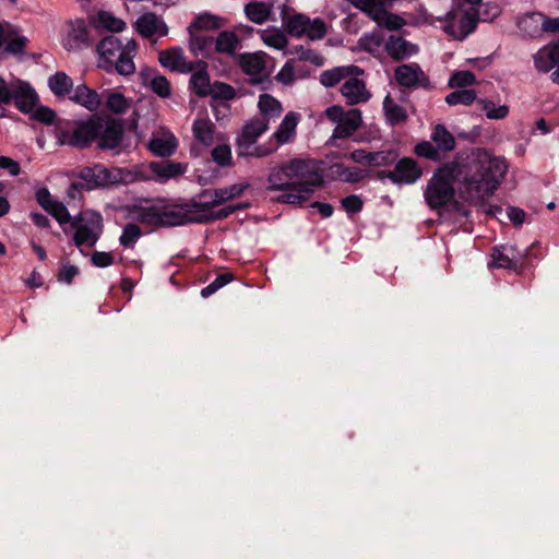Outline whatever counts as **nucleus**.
<instances>
[{
  "instance_id": "f257e3e1",
  "label": "nucleus",
  "mask_w": 559,
  "mask_h": 559,
  "mask_svg": "<svg viewBox=\"0 0 559 559\" xmlns=\"http://www.w3.org/2000/svg\"><path fill=\"white\" fill-rule=\"evenodd\" d=\"M508 169L502 156L485 148H474L441 166L428 181L424 197L431 210L447 206L454 197L453 182H459V194L477 204L491 197Z\"/></svg>"
},
{
  "instance_id": "f03ea898",
  "label": "nucleus",
  "mask_w": 559,
  "mask_h": 559,
  "mask_svg": "<svg viewBox=\"0 0 559 559\" xmlns=\"http://www.w3.org/2000/svg\"><path fill=\"white\" fill-rule=\"evenodd\" d=\"M321 183L322 176L314 163L296 159L273 168L266 189L280 191L276 200L281 203L301 204Z\"/></svg>"
},
{
  "instance_id": "7ed1b4c3",
  "label": "nucleus",
  "mask_w": 559,
  "mask_h": 559,
  "mask_svg": "<svg viewBox=\"0 0 559 559\" xmlns=\"http://www.w3.org/2000/svg\"><path fill=\"white\" fill-rule=\"evenodd\" d=\"M191 204H178L167 200H155L145 205L136 207L132 212V217L142 224L153 227L180 226L191 222H204L211 218H222L228 216L236 207H226L216 215L203 214L200 207Z\"/></svg>"
},
{
  "instance_id": "20e7f679",
  "label": "nucleus",
  "mask_w": 559,
  "mask_h": 559,
  "mask_svg": "<svg viewBox=\"0 0 559 559\" xmlns=\"http://www.w3.org/2000/svg\"><path fill=\"white\" fill-rule=\"evenodd\" d=\"M136 51L138 44L134 39H128L123 45L119 38L107 36L97 45L98 66L107 71L115 69L121 75L133 74Z\"/></svg>"
},
{
  "instance_id": "39448f33",
  "label": "nucleus",
  "mask_w": 559,
  "mask_h": 559,
  "mask_svg": "<svg viewBox=\"0 0 559 559\" xmlns=\"http://www.w3.org/2000/svg\"><path fill=\"white\" fill-rule=\"evenodd\" d=\"M68 223L75 230L73 241L78 248L94 247L104 229L102 215L91 210L83 211L73 217L70 216Z\"/></svg>"
},
{
  "instance_id": "423d86ee",
  "label": "nucleus",
  "mask_w": 559,
  "mask_h": 559,
  "mask_svg": "<svg viewBox=\"0 0 559 559\" xmlns=\"http://www.w3.org/2000/svg\"><path fill=\"white\" fill-rule=\"evenodd\" d=\"M35 92L25 82L14 80L7 82L0 76V118L4 116V106L14 102L23 112H28L34 107Z\"/></svg>"
},
{
  "instance_id": "0eeeda50",
  "label": "nucleus",
  "mask_w": 559,
  "mask_h": 559,
  "mask_svg": "<svg viewBox=\"0 0 559 559\" xmlns=\"http://www.w3.org/2000/svg\"><path fill=\"white\" fill-rule=\"evenodd\" d=\"M283 26L289 35L296 38L306 37L310 40L322 39L328 31L326 24L322 19H310L302 13L283 16Z\"/></svg>"
},
{
  "instance_id": "6e6552de",
  "label": "nucleus",
  "mask_w": 559,
  "mask_h": 559,
  "mask_svg": "<svg viewBox=\"0 0 559 559\" xmlns=\"http://www.w3.org/2000/svg\"><path fill=\"white\" fill-rule=\"evenodd\" d=\"M188 165L171 160L151 162L134 167L133 180L166 182L187 171Z\"/></svg>"
},
{
  "instance_id": "1a4fd4ad",
  "label": "nucleus",
  "mask_w": 559,
  "mask_h": 559,
  "mask_svg": "<svg viewBox=\"0 0 559 559\" xmlns=\"http://www.w3.org/2000/svg\"><path fill=\"white\" fill-rule=\"evenodd\" d=\"M191 131L193 141L191 143L190 153L194 157H199L203 151L213 146L224 136L223 133L216 131L214 122L205 115L198 116L194 119Z\"/></svg>"
},
{
  "instance_id": "9d476101",
  "label": "nucleus",
  "mask_w": 559,
  "mask_h": 559,
  "mask_svg": "<svg viewBox=\"0 0 559 559\" xmlns=\"http://www.w3.org/2000/svg\"><path fill=\"white\" fill-rule=\"evenodd\" d=\"M325 116L336 123L333 138H348L361 124V112L358 109H350L345 112L341 106H331L325 109Z\"/></svg>"
},
{
  "instance_id": "9b49d317",
  "label": "nucleus",
  "mask_w": 559,
  "mask_h": 559,
  "mask_svg": "<svg viewBox=\"0 0 559 559\" xmlns=\"http://www.w3.org/2000/svg\"><path fill=\"white\" fill-rule=\"evenodd\" d=\"M100 117L79 122L72 131H60L58 140L63 145L84 147L97 139Z\"/></svg>"
},
{
  "instance_id": "f8f14e48",
  "label": "nucleus",
  "mask_w": 559,
  "mask_h": 559,
  "mask_svg": "<svg viewBox=\"0 0 559 559\" xmlns=\"http://www.w3.org/2000/svg\"><path fill=\"white\" fill-rule=\"evenodd\" d=\"M249 183L247 181L237 182L230 185L228 187L215 189V190H206L201 193L200 201L195 203L197 207H200L203 214H207V212L216 205H219L228 200L240 197L246 189H248Z\"/></svg>"
},
{
  "instance_id": "ddd939ff",
  "label": "nucleus",
  "mask_w": 559,
  "mask_h": 559,
  "mask_svg": "<svg viewBox=\"0 0 559 559\" xmlns=\"http://www.w3.org/2000/svg\"><path fill=\"white\" fill-rule=\"evenodd\" d=\"M92 43L87 25L84 20L68 21L62 28L61 44L68 51H78L88 47Z\"/></svg>"
},
{
  "instance_id": "4468645a",
  "label": "nucleus",
  "mask_w": 559,
  "mask_h": 559,
  "mask_svg": "<svg viewBox=\"0 0 559 559\" xmlns=\"http://www.w3.org/2000/svg\"><path fill=\"white\" fill-rule=\"evenodd\" d=\"M477 11L474 8L467 10H456L451 13L449 23L444 29L454 38L464 39L477 26Z\"/></svg>"
},
{
  "instance_id": "2eb2a0df",
  "label": "nucleus",
  "mask_w": 559,
  "mask_h": 559,
  "mask_svg": "<svg viewBox=\"0 0 559 559\" xmlns=\"http://www.w3.org/2000/svg\"><path fill=\"white\" fill-rule=\"evenodd\" d=\"M421 175V168L417 163L409 157H404L396 163L393 170L382 173L381 177L389 178L393 183L397 185H413Z\"/></svg>"
},
{
  "instance_id": "dca6fc26",
  "label": "nucleus",
  "mask_w": 559,
  "mask_h": 559,
  "mask_svg": "<svg viewBox=\"0 0 559 559\" xmlns=\"http://www.w3.org/2000/svg\"><path fill=\"white\" fill-rule=\"evenodd\" d=\"M97 145L102 150H116L120 146L123 129L118 120L100 118L97 132Z\"/></svg>"
},
{
  "instance_id": "f3484780",
  "label": "nucleus",
  "mask_w": 559,
  "mask_h": 559,
  "mask_svg": "<svg viewBox=\"0 0 559 559\" xmlns=\"http://www.w3.org/2000/svg\"><path fill=\"white\" fill-rule=\"evenodd\" d=\"M134 28L144 38H159L168 34V27L163 19L151 12L140 15Z\"/></svg>"
},
{
  "instance_id": "a211bd4d",
  "label": "nucleus",
  "mask_w": 559,
  "mask_h": 559,
  "mask_svg": "<svg viewBox=\"0 0 559 559\" xmlns=\"http://www.w3.org/2000/svg\"><path fill=\"white\" fill-rule=\"evenodd\" d=\"M158 60L163 67L179 73L193 72L200 64L188 61L183 50L180 47H173L170 49L160 51Z\"/></svg>"
},
{
  "instance_id": "6ab92c4d",
  "label": "nucleus",
  "mask_w": 559,
  "mask_h": 559,
  "mask_svg": "<svg viewBox=\"0 0 559 559\" xmlns=\"http://www.w3.org/2000/svg\"><path fill=\"white\" fill-rule=\"evenodd\" d=\"M361 74H350L341 86V94L348 105L366 103L371 94L367 90L364 80L359 79Z\"/></svg>"
},
{
  "instance_id": "aec40b11",
  "label": "nucleus",
  "mask_w": 559,
  "mask_h": 559,
  "mask_svg": "<svg viewBox=\"0 0 559 559\" xmlns=\"http://www.w3.org/2000/svg\"><path fill=\"white\" fill-rule=\"evenodd\" d=\"M35 198L37 203L48 212L60 225L70 222V213L66 205L53 200L47 188H40L36 191Z\"/></svg>"
},
{
  "instance_id": "412c9836",
  "label": "nucleus",
  "mask_w": 559,
  "mask_h": 559,
  "mask_svg": "<svg viewBox=\"0 0 559 559\" xmlns=\"http://www.w3.org/2000/svg\"><path fill=\"white\" fill-rule=\"evenodd\" d=\"M267 128L269 121L265 118L255 117L247 122L237 139L239 148H250Z\"/></svg>"
},
{
  "instance_id": "4be33fe9",
  "label": "nucleus",
  "mask_w": 559,
  "mask_h": 559,
  "mask_svg": "<svg viewBox=\"0 0 559 559\" xmlns=\"http://www.w3.org/2000/svg\"><path fill=\"white\" fill-rule=\"evenodd\" d=\"M534 66L538 72L547 73L559 66V39L540 48L534 56Z\"/></svg>"
},
{
  "instance_id": "5701e85b",
  "label": "nucleus",
  "mask_w": 559,
  "mask_h": 559,
  "mask_svg": "<svg viewBox=\"0 0 559 559\" xmlns=\"http://www.w3.org/2000/svg\"><path fill=\"white\" fill-rule=\"evenodd\" d=\"M69 99L92 112L96 111L102 104V96L85 84L75 86Z\"/></svg>"
},
{
  "instance_id": "b1692460",
  "label": "nucleus",
  "mask_w": 559,
  "mask_h": 559,
  "mask_svg": "<svg viewBox=\"0 0 559 559\" xmlns=\"http://www.w3.org/2000/svg\"><path fill=\"white\" fill-rule=\"evenodd\" d=\"M350 74H362V70L357 66H342L325 70L320 75V82L325 87H332L342 81H346Z\"/></svg>"
},
{
  "instance_id": "393cba45",
  "label": "nucleus",
  "mask_w": 559,
  "mask_h": 559,
  "mask_svg": "<svg viewBox=\"0 0 559 559\" xmlns=\"http://www.w3.org/2000/svg\"><path fill=\"white\" fill-rule=\"evenodd\" d=\"M91 24L96 29H103L108 32H122L126 28V22L120 17H117L109 11H98L91 17Z\"/></svg>"
},
{
  "instance_id": "a878e982",
  "label": "nucleus",
  "mask_w": 559,
  "mask_h": 559,
  "mask_svg": "<svg viewBox=\"0 0 559 559\" xmlns=\"http://www.w3.org/2000/svg\"><path fill=\"white\" fill-rule=\"evenodd\" d=\"M520 258L521 253L512 246L496 247L492 249L489 265L502 269H512Z\"/></svg>"
},
{
  "instance_id": "bb28decb",
  "label": "nucleus",
  "mask_w": 559,
  "mask_h": 559,
  "mask_svg": "<svg viewBox=\"0 0 559 559\" xmlns=\"http://www.w3.org/2000/svg\"><path fill=\"white\" fill-rule=\"evenodd\" d=\"M240 66L246 74L252 76L253 80H259L264 75L265 55L262 52L245 53L240 57Z\"/></svg>"
},
{
  "instance_id": "cd10ccee",
  "label": "nucleus",
  "mask_w": 559,
  "mask_h": 559,
  "mask_svg": "<svg viewBox=\"0 0 559 559\" xmlns=\"http://www.w3.org/2000/svg\"><path fill=\"white\" fill-rule=\"evenodd\" d=\"M385 50L393 59H404L418 51L416 45L397 36H390L385 41Z\"/></svg>"
},
{
  "instance_id": "c85d7f7f",
  "label": "nucleus",
  "mask_w": 559,
  "mask_h": 559,
  "mask_svg": "<svg viewBox=\"0 0 559 559\" xmlns=\"http://www.w3.org/2000/svg\"><path fill=\"white\" fill-rule=\"evenodd\" d=\"M143 83L148 86L156 95L166 98L170 96L171 87L169 81L154 70H145L141 73Z\"/></svg>"
},
{
  "instance_id": "c756f323",
  "label": "nucleus",
  "mask_w": 559,
  "mask_h": 559,
  "mask_svg": "<svg viewBox=\"0 0 559 559\" xmlns=\"http://www.w3.org/2000/svg\"><path fill=\"white\" fill-rule=\"evenodd\" d=\"M425 79V74L418 64H402L395 70V80L403 86H415Z\"/></svg>"
},
{
  "instance_id": "7c9ffc66",
  "label": "nucleus",
  "mask_w": 559,
  "mask_h": 559,
  "mask_svg": "<svg viewBox=\"0 0 559 559\" xmlns=\"http://www.w3.org/2000/svg\"><path fill=\"white\" fill-rule=\"evenodd\" d=\"M477 106L489 120H503L510 114L508 104L497 103L491 98H478Z\"/></svg>"
},
{
  "instance_id": "2f4dec72",
  "label": "nucleus",
  "mask_w": 559,
  "mask_h": 559,
  "mask_svg": "<svg viewBox=\"0 0 559 559\" xmlns=\"http://www.w3.org/2000/svg\"><path fill=\"white\" fill-rule=\"evenodd\" d=\"M298 121L299 116L293 111L288 112L284 117L278 129L273 135L277 145L285 144L294 139Z\"/></svg>"
},
{
  "instance_id": "473e14b6",
  "label": "nucleus",
  "mask_w": 559,
  "mask_h": 559,
  "mask_svg": "<svg viewBox=\"0 0 559 559\" xmlns=\"http://www.w3.org/2000/svg\"><path fill=\"white\" fill-rule=\"evenodd\" d=\"M379 26L385 27L391 31L401 28L404 25V21L399 15L388 12L382 2L374 9L371 10L369 15Z\"/></svg>"
},
{
  "instance_id": "72a5a7b5",
  "label": "nucleus",
  "mask_w": 559,
  "mask_h": 559,
  "mask_svg": "<svg viewBox=\"0 0 559 559\" xmlns=\"http://www.w3.org/2000/svg\"><path fill=\"white\" fill-rule=\"evenodd\" d=\"M518 26L527 36H538L544 32L545 15L539 12L526 14L519 21Z\"/></svg>"
},
{
  "instance_id": "f704fd0d",
  "label": "nucleus",
  "mask_w": 559,
  "mask_h": 559,
  "mask_svg": "<svg viewBox=\"0 0 559 559\" xmlns=\"http://www.w3.org/2000/svg\"><path fill=\"white\" fill-rule=\"evenodd\" d=\"M272 8V2L252 1L245 7V13L251 22L262 24L270 19Z\"/></svg>"
},
{
  "instance_id": "c9c22d12",
  "label": "nucleus",
  "mask_w": 559,
  "mask_h": 559,
  "mask_svg": "<svg viewBox=\"0 0 559 559\" xmlns=\"http://www.w3.org/2000/svg\"><path fill=\"white\" fill-rule=\"evenodd\" d=\"M200 64L197 67H201V69L193 71L190 78V85L194 93L201 97L209 96L211 93V81L207 71L205 70V64L203 62H199Z\"/></svg>"
},
{
  "instance_id": "e433bc0d",
  "label": "nucleus",
  "mask_w": 559,
  "mask_h": 559,
  "mask_svg": "<svg viewBox=\"0 0 559 559\" xmlns=\"http://www.w3.org/2000/svg\"><path fill=\"white\" fill-rule=\"evenodd\" d=\"M240 39L234 32L223 31L217 35L214 41V48L215 51L219 53L233 56L238 49Z\"/></svg>"
},
{
  "instance_id": "4c0bfd02",
  "label": "nucleus",
  "mask_w": 559,
  "mask_h": 559,
  "mask_svg": "<svg viewBox=\"0 0 559 559\" xmlns=\"http://www.w3.org/2000/svg\"><path fill=\"white\" fill-rule=\"evenodd\" d=\"M178 141L171 133L163 134L151 140L150 147L158 156H170L174 154Z\"/></svg>"
},
{
  "instance_id": "58836bf2",
  "label": "nucleus",
  "mask_w": 559,
  "mask_h": 559,
  "mask_svg": "<svg viewBox=\"0 0 559 559\" xmlns=\"http://www.w3.org/2000/svg\"><path fill=\"white\" fill-rule=\"evenodd\" d=\"M48 86L51 90V92L58 97H70V94L74 88L72 79L64 72H57L53 75H51L48 79Z\"/></svg>"
},
{
  "instance_id": "ea45409f",
  "label": "nucleus",
  "mask_w": 559,
  "mask_h": 559,
  "mask_svg": "<svg viewBox=\"0 0 559 559\" xmlns=\"http://www.w3.org/2000/svg\"><path fill=\"white\" fill-rule=\"evenodd\" d=\"M223 25L224 20L222 17L211 13H202L189 25L188 32L201 33L202 31H213Z\"/></svg>"
},
{
  "instance_id": "a19ab883",
  "label": "nucleus",
  "mask_w": 559,
  "mask_h": 559,
  "mask_svg": "<svg viewBox=\"0 0 559 559\" xmlns=\"http://www.w3.org/2000/svg\"><path fill=\"white\" fill-rule=\"evenodd\" d=\"M258 107L260 109L258 118H265L269 122L270 119L280 117L283 111L281 103L269 94L260 95Z\"/></svg>"
},
{
  "instance_id": "79ce46f5",
  "label": "nucleus",
  "mask_w": 559,
  "mask_h": 559,
  "mask_svg": "<svg viewBox=\"0 0 559 559\" xmlns=\"http://www.w3.org/2000/svg\"><path fill=\"white\" fill-rule=\"evenodd\" d=\"M189 36L190 50L195 56L207 57L211 53L214 45L212 37L193 32H189Z\"/></svg>"
},
{
  "instance_id": "37998d69",
  "label": "nucleus",
  "mask_w": 559,
  "mask_h": 559,
  "mask_svg": "<svg viewBox=\"0 0 559 559\" xmlns=\"http://www.w3.org/2000/svg\"><path fill=\"white\" fill-rule=\"evenodd\" d=\"M285 55L293 56L297 63L299 61H309L317 67H321L324 62V58L321 55L302 45L292 47L285 51Z\"/></svg>"
},
{
  "instance_id": "c03bdc74",
  "label": "nucleus",
  "mask_w": 559,
  "mask_h": 559,
  "mask_svg": "<svg viewBox=\"0 0 559 559\" xmlns=\"http://www.w3.org/2000/svg\"><path fill=\"white\" fill-rule=\"evenodd\" d=\"M209 96L213 98L212 107L213 110L217 112L219 106L225 107V105L219 102L233 99L235 97V90L226 83L215 82L211 85V93Z\"/></svg>"
},
{
  "instance_id": "a18cd8bd",
  "label": "nucleus",
  "mask_w": 559,
  "mask_h": 559,
  "mask_svg": "<svg viewBox=\"0 0 559 559\" xmlns=\"http://www.w3.org/2000/svg\"><path fill=\"white\" fill-rule=\"evenodd\" d=\"M104 98L106 109L114 114H124L130 106L129 100L117 91H106Z\"/></svg>"
},
{
  "instance_id": "49530a36",
  "label": "nucleus",
  "mask_w": 559,
  "mask_h": 559,
  "mask_svg": "<svg viewBox=\"0 0 559 559\" xmlns=\"http://www.w3.org/2000/svg\"><path fill=\"white\" fill-rule=\"evenodd\" d=\"M431 140L437 148L442 152H450L455 147L454 136L442 124L435 127L431 133Z\"/></svg>"
},
{
  "instance_id": "de8ad7c7",
  "label": "nucleus",
  "mask_w": 559,
  "mask_h": 559,
  "mask_svg": "<svg viewBox=\"0 0 559 559\" xmlns=\"http://www.w3.org/2000/svg\"><path fill=\"white\" fill-rule=\"evenodd\" d=\"M81 178L86 181L88 189H94L105 186L108 182V171L100 166H95L84 169L81 174Z\"/></svg>"
},
{
  "instance_id": "09e8293b",
  "label": "nucleus",
  "mask_w": 559,
  "mask_h": 559,
  "mask_svg": "<svg viewBox=\"0 0 559 559\" xmlns=\"http://www.w3.org/2000/svg\"><path fill=\"white\" fill-rule=\"evenodd\" d=\"M211 151L212 159L219 166L226 167L231 164L233 155L230 145L227 143L225 136H222L221 141H217Z\"/></svg>"
},
{
  "instance_id": "8fccbe9b",
  "label": "nucleus",
  "mask_w": 559,
  "mask_h": 559,
  "mask_svg": "<svg viewBox=\"0 0 559 559\" xmlns=\"http://www.w3.org/2000/svg\"><path fill=\"white\" fill-rule=\"evenodd\" d=\"M27 43L28 39L25 36H23L16 27L13 26V34L5 38L4 44L7 45L4 50L8 53L14 56L23 55L25 52V47Z\"/></svg>"
},
{
  "instance_id": "3c124183",
  "label": "nucleus",
  "mask_w": 559,
  "mask_h": 559,
  "mask_svg": "<svg viewBox=\"0 0 559 559\" xmlns=\"http://www.w3.org/2000/svg\"><path fill=\"white\" fill-rule=\"evenodd\" d=\"M383 109L386 120L391 124L403 122L407 117L405 109L399 104L394 103L390 96L384 98Z\"/></svg>"
},
{
  "instance_id": "603ef678",
  "label": "nucleus",
  "mask_w": 559,
  "mask_h": 559,
  "mask_svg": "<svg viewBox=\"0 0 559 559\" xmlns=\"http://www.w3.org/2000/svg\"><path fill=\"white\" fill-rule=\"evenodd\" d=\"M301 76V70L295 59H289L276 74V80L285 85Z\"/></svg>"
},
{
  "instance_id": "864d4df0",
  "label": "nucleus",
  "mask_w": 559,
  "mask_h": 559,
  "mask_svg": "<svg viewBox=\"0 0 559 559\" xmlns=\"http://www.w3.org/2000/svg\"><path fill=\"white\" fill-rule=\"evenodd\" d=\"M263 43L277 50L286 48L288 40L286 35L280 29H264L261 32Z\"/></svg>"
},
{
  "instance_id": "5fc2aeb1",
  "label": "nucleus",
  "mask_w": 559,
  "mask_h": 559,
  "mask_svg": "<svg viewBox=\"0 0 559 559\" xmlns=\"http://www.w3.org/2000/svg\"><path fill=\"white\" fill-rule=\"evenodd\" d=\"M477 99L478 98H477L476 92L474 90H457V91L450 93L445 97V102L450 106H455L459 104L468 106V105L473 104L474 102L477 103Z\"/></svg>"
},
{
  "instance_id": "6e6d98bb",
  "label": "nucleus",
  "mask_w": 559,
  "mask_h": 559,
  "mask_svg": "<svg viewBox=\"0 0 559 559\" xmlns=\"http://www.w3.org/2000/svg\"><path fill=\"white\" fill-rule=\"evenodd\" d=\"M141 236V228L136 224L129 223L124 226L122 234L119 237V243L124 248H133Z\"/></svg>"
},
{
  "instance_id": "4d7b16f0",
  "label": "nucleus",
  "mask_w": 559,
  "mask_h": 559,
  "mask_svg": "<svg viewBox=\"0 0 559 559\" xmlns=\"http://www.w3.org/2000/svg\"><path fill=\"white\" fill-rule=\"evenodd\" d=\"M383 43V37L380 32H372L365 34L359 39V46L371 53L377 52Z\"/></svg>"
},
{
  "instance_id": "13d9d810",
  "label": "nucleus",
  "mask_w": 559,
  "mask_h": 559,
  "mask_svg": "<svg viewBox=\"0 0 559 559\" xmlns=\"http://www.w3.org/2000/svg\"><path fill=\"white\" fill-rule=\"evenodd\" d=\"M337 176L346 182H358L366 177V171L357 167L336 166Z\"/></svg>"
},
{
  "instance_id": "bf43d9fd",
  "label": "nucleus",
  "mask_w": 559,
  "mask_h": 559,
  "mask_svg": "<svg viewBox=\"0 0 559 559\" xmlns=\"http://www.w3.org/2000/svg\"><path fill=\"white\" fill-rule=\"evenodd\" d=\"M474 83H476V76L471 71L454 72L449 80V86L452 88H462Z\"/></svg>"
},
{
  "instance_id": "052dcab7",
  "label": "nucleus",
  "mask_w": 559,
  "mask_h": 559,
  "mask_svg": "<svg viewBox=\"0 0 559 559\" xmlns=\"http://www.w3.org/2000/svg\"><path fill=\"white\" fill-rule=\"evenodd\" d=\"M395 156L390 151L370 152L368 167L386 166Z\"/></svg>"
},
{
  "instance_id": "680f3d73",
  "label": "nucleus",
  "mask_w": 559,
  "mask_h": 559,
  "mask_svg": "<svg viewBox=\"0 0 559 559\" xmlns=\"http://www.w3.org/2000/svg\"><path fill=\"white\" fill-rule=\"evenodd\" d=\"M36 100H37V97L35 96L34 107L27 114H31L34 119H36L40 122H44L47 124L51 123L56 116L55 112L48 107L37 106Z\"/></svg>"
},
{
  "instance_id": "e2e57ef3",
  "label": "nucleus",
  "mask_w": 559,
  "mask_h": 559,
  "mask_svg": "<svg viewBox=\"0 0 559 559\" xmlns=\"http://www.w3.org/2000/svg\"><path fill=\"white\" fill-rule=\"evenodd\" d=\"M439 152L440 151L437 148V146H435L432 143L428 141L420 142L415 146V153L418 156L426 157L432 160H437L440 158Z\"/></svg>"
},
{
  "instance_id": "0e129e2a",
  "label": "nucleus",
  "mask_w": 559,
  "mask_h": 559,
  "mask_svg": "<svg viewBox=\"0 0 559 559\" xmlns=\"http://www.w3.org/2000/svg\"><path fill=\"white\" fill-rule=\"evenodd\" d=\"M277 144L266 145H258L250 148H239L241 155L254 156V157H264L270 155L272 152L276 151Z\"/></svg>"
},
{
  "instance_id": "69168bd1",
  "label": "nucleus",
  "mask_w": 559,
  "mask_h": 559,
  "mask_svg": "<svg viewBox=\"0 0 559 559\" xmlns=\"http://www.w3.org/2000/svg\"><path fill=\"white\" fill-rule=\"evenodd\" d=\"M91 262L93 265L97 267H107L114 264L115 259L111 252L95 251L91 255Z\"/></svg>"
},
{
  "instance_id": "338daca9",
  "label": "nucleus",
  "mask_w": 559,
  "mask_h": 559,
  "mask_svg": "<svg viewBox=\"0 0 559 559\" xmlns=\"http://www.w3.org/2000/svg\"><path fill=\"white\" fill-rule=\"evenodd\" d=\"M342 206L347 213H357L362 207V202L357 195H349L342 200Z\"/></svg>"
},
{
  "instance_id": "774afa93",
  "label": "nucleus",
  "mask_w": 559,
  "mask_h": 559,
  "mask_svg": "<svg viewBox=\"0 0 559 559\" xmlns=\"http://www.w3.org/2000/svg\"><path fill=\"white\" fill-rule=\"evenodd\" d=\"M79 269L74 265H63L58 274V281L70 284L72 280L78 275Z\"/></svg>"
}]
</instances>
